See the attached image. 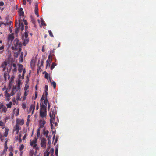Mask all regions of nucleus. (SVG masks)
I'll use <instances>...</instances> for the list:
<instances>
[{
  "instance_id": "obj_20",
  "label": "nucleus",
  "mask_w": 156,
  "mask_h": 156,
  "mask_svg": "<svg viewBox=\"0 0 156 156\" xmlns=\"http://www.w3.org/2000/svg\"><path fill=\"white\" fill-rule=\"evenodd\" d=\"M20 83H21V81L20 80H19L18 82L17 86V90H20Z\"/></svg>"
},
{
  "instance_id": "obj_31",
  "label": "nucleus",
  "mask_w": 156,
  "mask_h": 156,
  "mask_svg": "<svg viewBox=\"0 0 156 156\" xmlns=\"http://www.w3.org/2000/svg\"><path fill=\"white\" fill-rule=\"evenodd\" d=\"M51 84L53 85L54 88H56V83L55 81L52 82L51 83Z\"/></svg>"
},
{
  "instance_id": "obj_8",
  "label": "nucleus",
  "mask_w": 156,
  "mask_h": 156,
  "mask_svg": "<svg viewBox=\"0 0 156 156\" xmlns=\"http://www.w3.org/2000/svg\"><path fill=\"white\" fill-rule=\"evenodd\" d=\"M34 5L35 7V9H34L35 13L36 15H37V17H39V15L38 14V9L37 3L36 2L35 3Z\"/></svg>"
},
{
  "instance_id": "obj_54",
  "label": "nucleus",
  "mask_w": 156,
  "mask_h": 156,
  "mask_svg": "<svg viewBox=\"0 0 156 156\" xmlns=\"http://www.w3.org/2000/svg\"><path fill=\"white\" fill-rule=\"evenodd\" d=\"M26 136V134H25L23 138V140H25Z\"/></svg>"
},
{
  "instance_id": "obj_14",
  "label": "nucleus",
  "mask_w": 156,
  "mask_h": 156,
  "mask_svg": "<svg viewBox=\"0 0 156 156\" xmlns=\"http://www.w3.org/2000/svg\"><path fill=\"white\" fill-rule=\"evenodd\" d=\"M16 86H13L12 87V90L11 93V95L13 96L16 93L15 91L16 89Z\"/></svg>"
},
{
  "instance_id": "obj_38",
  "label": "nucleus",
  "mask_w": 156,
  "mask_h": 156,
  "mask_svg": "<svg viewBox=\"0 0 156 156\" xmlns=\"http://www.w3.org/2000/svg\"><path fill=\"white\" fill-rule=\"evenodd\" d=\"M24 148V146L23 145H21L20 147V150L21 151Z\"/></svg>"
},
{
  "instance_id": "obj_36",
  "label": "nucleus",
  "mask_w": 156,
  "mask_h": 156,
  "mask_svg": "<svg viewBox=\"0 0 156 156\" xmlns=\"http://www.w3.org/2000/svg\"><path fill=\"white\" fill-rule=\"evenodd\" d=\"M29 85H27V84H26L25 85V87L24 88V90H28V88H29Z\"/></svg>"
},
{
  "instance_id": "obj_27",
  "label": "nucleus",
  "mask_w": 156,
  "mask_h": 156,
  "mask_svg": "<svg viewBox=\"0 0 156 156\" xmlns=\"http://www.w3.org/2000/svg\"><path fill=\"white\" fill-rule=\"evenodd\" d=\"M56 65L55 63H53L51 67V69L52 70L56 66Z\"/></svg>"
},
{
  "instance_id": "obj_33",
  "label": "nucleus",
  "mask_w": 156,
  "mask_h": 156,
  "mask_svg": "<svg viewBox=\"0 0 156 156\" xmlns=\"http://www.w3.org/2000/svg\"><path fill=\"white\" fill-rule=\"evenodd\" d=\"M24 37L25 38H28V32H27L26 31L25 32Z\"/></svg>"
},
{
  "instance_id": "obj_53",
  "label": "nucleus",
  "mask_w": 156,
  "mask_h": 156,
  "mask_svg": "<svg viewBox=\"0 0 156 156\" xmlns=\"http://www.w3.org/2000/svg\"><path fill=\"white\" fill-rule=\"evenodd\" d=\"M9 156H13V154L12 152H10L9 153Z\"/></svg>"
},
{
  "instance_id": "obj_2",
  "label": "nucleus",
  "mask_w": 156,
  "mask_h": 156,
  "mask_svg": "<svg viewBox=\"0 0 156 156\" xmlns=\"http://www.w3.org/2000/svg\"><path fill=\"white\" fill-rule=\"evenodd\" d=\"M56 114L55 110H53L51 111L49 113V116L50 117V122L51 123V128H52L53 126V125L52 123H54V120L55 117V114Z\"/></svg>"
},
{
  "instance_id": "obj_4",
  "label": "nucleus",
  "mask_w": 156,
  "mask_h": 156,
  "mask_svg": "<svg viewBox=\"0 0 156 156\" xmlns=\"http://www.w3.org/2000/svg\"><path fill=\"white\" fill-rule=\"evenodd\" d=\"M22 20L21 19V18L19 19V27L16 28L17 30H19L20 28L21 30V31H23L24 30V24L23 22H22Z\"/></svg>"
},
{
  "instance_id": "obj_16",
  "label": "nucleus",
  "mask_w": 156,
  "mask_h": 156,
  "mask_svg": "<svg viewBox=\"0 0 156 156\" xmlns=\"http://www.w3.org/2000/svg\"><path fill=\"white\" fill-rule=\"evenodd\" d=\"M19 15L20 16H23L24 15V12L22 8H20L19 10Z\"/></svg>"
},
{
  "instance_id": "obj_58",
  "label": "nucleus",
  "mask_w": 156,
  "mask_h": 156,
  "mask_svg": "<svg viewBox=\"0 0 156 156\" xmlns=\"http://www.w3.org/2000/svg\"><path fill=\"white\" fill-rule=\"evenodd\" d=\"M37 98V93L36 92L35 93V97H34V99H36Z\"/></svg>"
},
{
  "instance_id": "obj_55",
  "label": "nucleus",
  "mask_w": 156,
  "mask_h": 156,
  "mask_svg": "<svg viewBox=\"0 0 156 156\" xmlns=\"http://www.w3.org/2000/svg\"><path fill=\"white\" fill-rule=\"evenodd\" d=\"M50 106H51V105H50V104L48 103V109L49 110L50 109Z\"/></svg>"
},
{
  "instance_id": "obj_30",
  "label": "nucleus",
  "mask_w": 156,
  "mask_h": 156,
  "mask_svg": "<svg viewBox=\"0 0 156 156\" xmlns=\"http://www.w3.org/2000/svg\"><path fill=\"white\" fill-rule=\"evenodd\" d=\"M23 52H21V55L20 56V59L21 60L23 61Z\"/></svg>"
},
{
  "instance_id": "obj_47",
  "label": "nucleus",
  "mask_w": 156,
  "mask_h": 156,
  "mask_svg": "<svg viewBox=\"0 0 156 156\" xmlns=\"http://www.w3.org/2000/svg\"><path fill=\"white\" fill-rule=\"evenodd\" d=\"M3 107H4V106L3 104H1L0 105V109L2 108Z\"/></svg>"
},
{
  "instance_id": "obj_57",
  "label": "nucleus",
  "mask_w": 156,
  "mask_h": 156,
  "mask_svg": "<svg viewBox=\"0 0 156 156\" xmlns=\"http://www.w3.org/2000/svg\"><path fill=\"white\" fill-rule=\"evenodd\" d=\"M12 65L13 66V67H14V68H16V64H15V63H13Z\"/></svg>"
},
{
  "instance_id": "obj_7",
  "label": "nucleus",
  "mask_w": 156,
  "mask_h": 156,
  "mask_svg": "<svg viewBox=\"0 0 156 156\" xmlns=\"http://www.w3.org/2000/svg\"><path fill=\"white\" fill-rule=\"evenodd\" d=\"M41 146L42 147L45 148L46 146V140L45 138H43L41 141Z\"/></svg>"
},
{
  "instance_id": "obj_26",
  "label": "nucleus",
  "mask_w": 156,
  "mask_h": 156,
  "mask_svg": "<svg viewBox=\"0 0 156 156\" xmlns=\"http://www.w3.org/2000/svg\"><path fill=\"white\" fill-rule=\"evenodd\" d=\"M3 24H4L5 26H6L8 24V23H5L1 21L0 22V27L2 26V25Z\"/></svg>"
},
{
  "instance_id": "obj_64",
  "label": "nucleus",
  "mask_w": 156,
  "mask_h": 156,
  "mask_svg": "<svg viewBox=\"0 0 156 156\" xmlns=\"http://www.w3.org/2000/svg\"><path fill=\"white\" fill-rule=\"evenodd\" d=\"M16 134H18L19 132V130H16Z\"/></svg>"
},
{
  "instance_id": "obj_9",
  "label": "nucleus",
  "mask_w": 156,
  "mask_h": 156,
  "mask_svg": "<svg viewBox=\"0 0 156 156\" xmlns=\"http://www.w3.org/2000/svg\"><path fill=\"white\" fill-rule=\"evenodd\" d=\"M45 119L44 118L43 119L40 120L39 121V126L40 128H41L44 127V125L46 123V122L44 120Z\"/></svg>"
},
{
  "instance_id": "obj_24",
  "label": "nucleus",
  "mask_w": 156,
  "mask_h": 156,
  "mask_svg": "<svg viewBox=\"0 0 156 156\" xmlns=\"http://www.w3.org/2000/svg\"><path fill=\"white\" fill-rule=\"evenodd\" d=\"M7 108L5 106H4L2 109V111L4 113H5L7 111Z\"/></svg>"
},
{
  "instance_id": "obj_50",
  "label": "nucleus",
  "mask_w": 156,
  "mask_h": 156,
  "mask_svg": "<svg viewBox=\"0 0 156 156\" xmlns=\"http://www.w3.org/2000/svg\"><path fill=\"white\" fill-rule=\"evenodd\" d=\"M48 133L49 132L48 130L45 131L44 132V133L45 135H48Z\"/></svg>"
},
{
  "instance_id": "obj_45",
  "label": "nucleus",
  "mask_w": 156,
  "mask_h": 156,
  "mask_svg": "<svg viewBox=\"0 0 156 156\" xmlns=\"http://www.w3.org/2000/svg\"><path fill=\"white\" fill-rule=\"evenodd\" d=\"M22 108L24 109L26 108L25 104L24 103L22 104Z\"/></svg>"
},
{
  "instance_id": "obj_34",
  "label": "nucleus",
  "mask_w": 156,
  "mask_h": 156,
  "mask_svg": "<svg viewBox=\"0 0 156 156\" xmlns=\"http://www.w3.org/2000/svg\"><path fill=\"white\" fill-rule=\"evenodd\" d=\"M12 73L13 74L16 73L17 72V68H14L12 70Z\"/></svg>"
},
{
  "instance_id": "obj_43",
  "label": "nucleus",
  "mask_w": 156,
  "mask_h": 156,
  "mask_svg": "<svg viewBox=\"0 0 156 156\" xmlns=\"http://www.w3.org/2000/svg\"><path fill=\"white\" fill-rule=\"evenodd\" d=\"M25 72H26L25 69H24L23 70V74H22V76H23V77H24V74H25Z\"/></svg>"
},
{
  "instance_id": "obj_25",
  "label": "nucleus",
  "mask_w": 156,
  "mask_h": 156,
  "mask_svg": "<svg viewBox=\"0 0 156 156\" xmlns=\"http://www.w3.org/2000/svg\"><path fill=\"white\" fill-rule=\"evenodd\" d=\"M54 49H53L52 50H51L49 52L50 55H51V57H52L54 55Z\"/></svg>"
},
{
  "instance_id": "obj_40",
  "label": "nucleus",
  "mask_w": 156,
  "mask_h": 156,
  "mask_svg": "<svg viewBox=\"0 0 156 156\" xmlns=\"http://www.w3.org/2000/svg\"><path fill=\"white\" fill-rule=\"evenodd\" d=\"M41 24L42 25H44L46 26V24L44 22L43 20H41Z\"/></svg>"
},
{
  "instance_id": "obj_18",
  "label": "nucleus",
  "mask_w": 156,
  "mask_h": 156,
  "mask_svg": "<svg viewBox=\"0 0 156 156\" xmlns=\"http://www.w3.org/2000/svg\"><path fill=\"white\" fill-rule=\"evenodd\" d=\"M48 100L47 98H46L43 101V102H42L41 103H43L44 104V106L45 107V108H46L47 104L48 103Z\"/></svg>"
},
{
  "instance_id": "obj_44",
  "label": "nucleus",
  "mask_w": 156,
  "mask_h": 156,
  "mask_svg": "<svg viewBox=\"0 0 156 156\" xmlns=\"http://www.w3.org/2000/svg\"><path fill=\"white\" fill-rule=\"evenodd\" d=\"M4 5V3L3 2H0V6H2Z\"/></svg>"
},
{
  "instance_id": "obj_42",
  "label": "nucleus",
  "mask_w": 156,
  "mask_h": 156,
  "mask_svg": "<svg viewBox=\"0 0 156 156\" xmlns=\"http://www.w3.org/2000/svg\"><path fill=\"white\" fill-rule=\"evenodd\" d=\"M23 21L24 22L25 25L26 26H27L28 25V23L27 21L26 20H24V19H23Z\"/></svg>"
},
{
  "instance_id": "obj_17",
  "label": "nucleus",
  "mask_w": 156,
  "mask_h": 156,
  "mask_svg": "<svg viewBox=\"0 0 156 156\" xmlns=\"http://www.w3.org/2000/svg\"><path fill=\"white\" fill-rule=\"evenodd\" d=\"M23 69V66L21 64L19 65L18 71L20 73H21Z\"/></svg>"
},
{
  "instance_id": "obj_5",
  "label": "nucleus",
  "mask_w": 156,
  "mask_h": 156,
  "mask_svg": "<svg viewBox=\"0 0 156 156\" xmlns=\"http://www.w3.org/2000/svg\"><path fill=\"white\" fill-rule=\"evenodd\" d=\"M30 145L32 146L34 149H38V147L37 146L36 144V140L34 139L32 141H30Z\"/></svg>"
},
{
  "instance_id": "obj_61",
  "label": "nucleus",
  "mask_w": 156,
  "mask_h": 156,
  "mask_svg": "<svg viewBox=\"0 0 156 156\" xmlns=\"http://www.w3.org/2000/svg\"><path fill=\"white\" fill-rule=\"evenodd\" d=\"M19 142L20 143H21L22 142V139L21 137H20L19 139Z\"/></svg>"
},
{
  "instance_id": "obj_35",
  "label": "nucleus",
  "mask_w": 156,
  "mask_h": 156,
  "mask_svg": "<svg viewBox=\"0 0 156 156\" xmlns=\"http://www.w3.org/2000/svg\"><path fill=\"white\" fill-rule=\"evenodd\" d=\"M20 127V126L19 125L16 123V126L15 130H19V128Z\"/></svg>"
},
{
  "instance_id": "obj_10",
  "label": "nucleus",
  "mask_w": 156,
  "mask_h": 156,
  "mask_svg": "<svg viewBox=\"0 0 156 156\" xmlns=\"http://www.w3.org/2000/svg\"><path fill=\"white\" fill-rule=\"evenodd\" d=\"M35 101H34V104L31 105L30 107L29 108V112H28V113L30 112L31 111H32L31 115L33 114L34 110L35 109Z\"/></svg>"
},
{
  "instance_id": "obj_6",
  "label": "nucleus",
  "mask_w": 156,
  "mask_h": 156,
  "mask_svg": "<svg viewBox=\"0 0 156 156\" xmlns=\"http://www.w3.org/2000/svg\"><path fill=\"white\" fill-rule=\"evenodd\" d=\"M14 39V36L12 34L9 35L8 38V43L9 44H12V42Z\"/></svg>"
},
{
  "instance_id": "obj_63",
  "label": "nucleus",
  "mask_w": 156,
  "mask_h": 156,
  "mask_svg": "<svg viewBox=\"0 0 156 156\" xmlns=\"http://www.w3.org/2000/svg\"><path fill=\"white\" fill-rule=\"evenodd\" d=\"M27 2H29V4L30 5L31 3V0H27Z\"/></svg>"
},
{
  "instance_id": "obj_22",
  "label": "nucleus",
  "mask_w": 156,
  "mask_h": 156,
  "mask_svg": "<svg viewBox=\"0 0 156 156\" xmlns=\"http://www.w3.org/2000/svg\"><path fill=\"white\" fill-rule=\"evenodd\" d=\"M46 68H47L48 66V67L49 68L50 66V62H49V61L48 60V59L46 61Z\"/></svg>"
},
{
  "instance_id": "obj_32",
  "label": "nucleus",
  "mask_w": 156,
  "mask_h": 156,
  "mask_svg": "<svg viewBox=\"0 0 156 156\" xmlns=\"http://www.w3.org/2000/svg\"><path fill=\"white\" fill-rule=\"evenodd\" d=\"M44 77L46 79H48L49 74L48 73H46H46L45 76H44Z\"/></svg>"
},
{
  "instance_id": "obj_3",
  "label": "nucleus",
  "mask_w": 156,
  "mask_h": 156,
  "mask_svg": "<svg viewBox=\"0 0 156 156\" xmlns=\"http://www.w3.org/2000/svg\"><path fill=\"white\" fill-rule=\"evenodd\" d=\"M14 46L12 47V48L14 49H17L19 47H20L21 44L19 42V40L18 39H16L13 42Z\"/></svg>"
},
{
  "instance_id": "obj_15",
  "label": "nucleus",
  "mask_w": 156,
  "mask_h": 156,
  "mask_svg": "<svg viewBox=\"0 0 156 156\" xmlns=\"http://www.w3.org/2000/svg\"><path fill=\"white\" fill-rule=\"evenodd\" d=\"M29 39L28 38H25L23 43V45L25 46L29 42Z\"/></svg>"
},
{
  "instance_id": "obj_12",
  "label": "nucleus",
  "mask_w": 156,
  "mask_h": 156,
  "mask_svg": "<svg viewBox=\"0 0 156 156\" xmlns=\"http://www.w3.org/2000/svg\"><path fill=\"white\" fill-rule=\"evenodd\" d=\"M16 123L18 125L20 124L22 125L24 123V120L23 119L20 120L19 119H16Z\"/></svg>"
},
{
  "instance_id": "obj_29",
  "label": "nucleus",
  "mask_w": 156,
  "mask_h": 156,
  "mask_svg": "<svg viewBox=\"0 0 156 156\" xmlns=\"http://www.w3.org/2000/svg\"><path fill=\"white\" fill-rule=\"evenodd\" d=\"M48 32L50 36L51 37H53L54 36L53 35L52 32L50 30H48Z\"/></svg>"
},
{
  "instance_id": "obj_49",
  "label": "nucleus",
  "mask_w": 156,
  "mask_h": 156,
  "mask_svg": "<svg viewBox=\"0 0 156 156\" xmlns=\"http://www.w3.org/2000/svg\"><path fill=\"white\" fill-rule=\"evenodd\" d=\"M37 136H39L40 135V129H38V130H37Z\"/></svg>"
},
{
  "instance_id": "obj_23",
  "label": "nucleus",
  "mask_w": 156,
  "mask_h": 156,
  "mask_svg": "<svg viewBox=\"0 0 156 156\" xmlns=\"http://www.w3.org/2000/svg\"><path fill=\"white\" fill-rule=\"evenodd\" d=\"M12 104V102H10L9 103L7 104H6V106H7V108H11Z\"/></svg>"
},
{
  "instance_id": "obj_13",
  "label": "nucleus",
  "mask_w": 156,
  "mask_h": 156,
  "mask_svg": "<svg viewBox=\"0 0 156 156\" xmlns=\"http://www.w3.org/2000/svg\"><path fill=\"white\" fill-rule=\"evenodd\" d=\"M48 95V94L46 95L45 93L44 92L40 99V101L41 102H42L46 98H47Z\"/></svg>"
},
{
  "instance_id": "obj_48",
  "label": "nucleus",
  "mask_w": 156,
  "mask_h": 156,
  "mask_svg": "<svg viewBox=\"0 0 156 156\" xmlns=\"http://www.w3.org/2000/svg\"><path fill=\"white\" fill-rule=\"evenodd\" d=\"M19 109H18L17 110V112H16V116H17L19 114Z\"/></svg>"
},
{
  "instance_id": "obj_37",
  "label": "nucleus",
  "mask_w": 156,
  "mask_h": 156,
  "mask_svg": "<svg viewBox=\"0 0 156 156\" xmlns=\"http://www.w3.org/2000/svg\"><path fill=\"white\" fill-rule=\"evenodd\" d=\"M30 121V119H29L28 118L27 119V121L26 122V125L27 126H29V125Z\"/></svg>"
},
{
  "instance_id": "obj_41",
  "label": "nucleus",
  "mask_w": 156,
  "mask_h": 156,
  "mask_svg": "<svg viewBox=\"0 0 156 156\" xmlns=\"http://www.w3.org/2000/svg\"><path fill=\"white\" fill-rule=\"evenodd\" d=\"M29 92V90H25L24 93V96L25 97H26L27 96L28 94V92Z\"/></svg>"
},
{
  "instance_id": "obj_28",
  "label": "nucleus",
  "mask_w": 156,
  "mask_h": 156,
  "mask_svg": "<svg viewBox=\"0 0 156 156\" xmlns=\"http://www.w3.org/2000/svg\"><path fill=\"white\" fill-rule=\"evenodd\" d=\"M5 96L7 98H9L11 94L10 95L7 92V91H6L5 92Z\"/></svg>"
},
{
  "instance_id": "obj_62",
  "label": "nucleus",
  "mask_w": 156,
  "mask_h": 156,
  "mask_svg": "<svg viewBox=\"0 0 156 156\" xmlns=\"http://www.w3.org/2000/svg\"><path fill=\"white\" fill-rule=\"evenodd\" d=\"M51 143V140H48V144H49V145H50Z\"/></svg>"
},
{
  "instance_id": "obj_51",
  "label": "nucleus",
  "mask_w": 156,
  "mask_h": 156,
  "mask_svg": "<svg viewBox=\"0 0 156 156\" xmlns=\"http://www.w3.org/2000/svg\"><path fill=\"white\" fill-rule=\"evenodd\" d=\"M51 155H53V153L54 151V150L53 148H51Z\"/></svg>"
},
{
  "instance_id": "obj_1",
  "label": "nucleus",
  "mask_w": 156,
  "mask_h": 156,
  "mask_svg": "<svg viewBox=\"0 0 156 156\" xmlns=\"http://www.w3.org/2000/svg\"><path fill=\"white\" fill-rule=\"evenodd\" d=\"M40 116L42 118H44L45 119H46L47 116L46 108L44 106L43 103H40Z\"/></svg>"
},
{
  "instance_id": "obj_60",
  "label": "nucleus",
  "mask_w": 156,
  "mask_h": 156,
  "mask_svg": "<svg viewBox=\"0 0 156 156\" xmlns=\"http://www.w3.org/2000/svg\"><path fill=\"white\" fill-rule=\"evenodd\" d=\"M3 125V122L2 121H0V126H2Z\"/></svg>"
},
{
  "instance_id": "obj_56",
  "label": "nucleus",
  "mask_w": 156,
  "mask_h": 156,
  "mask_svg": "<svg viewBox=\"0 0 156 156\" xmlns=\"http://www.w3.org/2000/svg\"><path fill=\"white\" fill-rule=\"evenodd\" d=\"M42 51L43 52H45V49H44V46H43L42 47Z\"/></svg>"
},
{
  "instance_id": "obj_59",
  "label": "nucleus",
  "mask_w": 156,
  "mask_h": 156,
  "mask_svg": "<svg viewBox=\"0 0 156 156\" xmlns=\"http://www.w3.org/2000/svg\"><path fill=\"white\" fill-rule=\"evenodd\" d=\"M4 48V47L3 46H0V50H2Z\"/></svg>"
},
{
  "instance_id": "obj_11",
  "label": "nucleus",
  "mask_w": 156,
  "mask_h": 156,
  "mask_svg": "<svg viewBox=\"0 0 156 156\" xmlns=\"http://www.w3.org/2000/svg\"><path fill=\"white\" fill-rule=\"evenodd\" d=\"M7 65L6 62L4 61L1 64L0 67L3 68L2 71H4L6 70V66Z\"/></svg>"
},
{
  "instance_id": "obj_21",
  "label": "nucleus",
  "mask_w": 156,
  "mask_h": 156,
  "mask_svg": "<svg viewBox=\"0 0 156 156\" xmlns=\"http://www.w3.org/2000/svg\"><path fill=\"white\" fill-rule=\"evenodd\" d=\"M5 132L4 136L5 137H6L7 136L8 133V129H7L6 128H5Z\"/></svg>"
},
{
  "instance_id": "obj_19",
  "label": "nucleus",
  "mask_w": 156,
  "mask_h": 156,
  "mask_svg": "<svg viewBox=\"0 0 156 156\" xmlns=\"http://www.w3.org/2000/svg\"><path fill=\"white\" fill-rule=\"evenodd\" d=\"M48 86L47 85H46L45 87V90L44 91V92L45 93L46 95L48 94Z\"/></svg>"
},
{
  "instance_id": "obj_39",
  "label": "nucleus",
  "mask_w": 156,
  "mask_h": 156,
  "mask_svg": "<svg viewBox=\"0 0 156 156\" xmlns=\"http://www.w3.org/2000/svg\"><path fill=\"white\" fill-rule=\"evenodd\" d=\"M58 148H56L55 150V153L56 156H58Z\"/></svg>"
},
{
  "instance_id": "obj_46",
  "label": "nucleus",
  "mask_w": 156,
  "mask_h": 156,
  "mask_svg": "<svg viewBox=\"0 0 156 156\" xmlns=\"http://www.w3.org/2000/svg\"><path fill=\"white\" fill-rule=\"evenodd\" d=\"M50 153L49 152H47L46 154H45L44 156H49Z\"/></svg>"
},
{
  "instance_id": "obj_52",
  "label": "nucleus",
  "mask_w": 156,
  "mask_h": 156,
  "mask_svg": "<svg viewBox=\"0 0 156 156\" xmlns=\"http://www.w3.org/2000/svg\"><path fill=\"white\" fill-rule=\"evenodd\" d=\"M58 137H56L55 140V142H54V145H55V144L57 143V141H58Z\"/></svg>"
}]
</instances>
